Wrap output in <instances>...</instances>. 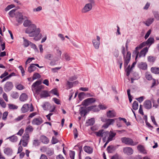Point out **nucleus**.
<instances>
[{
	"mask_svg": "<svg viewBox=\"0 0 159 159\" xmlns=\"http://www.w3.org/2000/svg\"><path fill=\"white\" fill-rule=\"evenodd\" d=\"M25 32L29 34V37H34V39L36 40H38L41 38L42 34L40 33V29L37 28L36 25L34 24L28 27L26 29Z\"/></svg>",
	"mask_w": 159,
	"mask_h": 159,
	"instance_id": "nucleus-1",
	"label": "nucleus"
},
{
	"mask_svg": "<svg viewBox=\"0 0 159 159\" xmlns=\"http://www.w3.org/2000/svg\"><path fill=\"white\" fill-rule=\"evenodd\" d=\"M41 82L40 81H37L34 83L32 85L31 88L32 90L35 92V93L39 94L41 89H43V86L42 85H39Z\"/></svg>",
	"mask_w": 159,
	"mask_h": 159,
	"instance_id": "nucleus-2",
	"label": "nucleus"
},
{
	"mask_svg": "<svg viewBox=\"0 0 159 159\" xmlns=\"http://www.w3.org/2000/svg\"><path fill=\"white\" fill-rule=\"evenodd\" d=\"M121 52L124 55V65L125 67H126L128 66V64L130 61L131 53L130 52H128L126 56H125V48L123 46L122 47V48Z\"/></svg>",
	"mask_w": 159,
	"mask_h": 159,
	"instance_id": "nucleus-3",
	"label": "nucleus"
},
{
	"mask_svg": "<svg viewBox=\"0 0 159 159\" xmlns=\"http://www.w3.org/2000/svg\"><path fill=\"white\" fill-rule=\"evenodd\" d=\"M96 135L98 137H103V140L104 142H105L107 137L109 134V132L107 131H105L103 129H101L99 130L98 132H96L95 133Z\"/></svg>",
	"mask_w": 159,
	"mask_h": 159,
	"instance_id": "nucleus-4",
	"label": "nucleus"
},
{
	"mask_svg": "<svg viewBox=\"0 0 159 159\" xmlns=\"http://www.w3.org/2000/svg\"><path fill=\"white\" fill-rule=\"evenodd\" d=\"M121 140L123 143L127 145L134 146L136 145L137 144V143H134L133 140L129 138L123 137L121 139Z\"/></svg>",
	"mask_w": 159,
	"mask_h": 159,
	"instance_id": "nucleus-5",
	"label": "nucleus"
},
{
	"mask_svg": "<svg viewBox=\"0 0 159 159\" xmlns=\"http://www.w3.org/2000/svg\"><path fill=\"white\" fill-rule=\"evenodd\" d=\"M93 4L89 3L86 4L82 10V12L83 13H87L91 11L93 8Z\"/></svg>",
	"mask_w": 159,
	"mask_h": 159,
	"instance_id": "nucleus-6",
	"label": "nucleus"
},
{
	"mask_svg": "<svg viewBox=\"0 0 159 159\" xmlns=\"http://www.w3.org/2000/svg\"><path fill=\"white\" fill-rule=\"evenodd\" d=\"M100 38L98 36H97V39H93L92 43L94 48L97 49L99 48L100 44Z\"/></svg>",
	"mask_w": 159,
	"mask_h": 159,
	"instance_id": "nucleus-7",
	"label": "nucleus"
},
{
	"mask_svg": "<svg viewBox=\"0 0 159 159\" xmlns=\"http://www.w3.org/2000/svg\"><path fill=\"white\" fill-rule=\"evenodd\" d=\"M95 99L93 98H88L84 100L82 102L83 105L87 106L95 102Z\"/></svg>",
	"mask_w": 159,
	"mask_h": 159,
	"instance_id": "nucleus-8",
	"label": "nucleus"
},
{
	"mask_svg": "<svg viewBox=\"0 0 159 159\" xmlns=\"http://www.w3.org/2000/svg\"><path fill=\"white\" fill-rule=\"evenodd\" d=\"M43 122L42 119L40 117L35 118L33 119L32 121V123L33 125H39Z\"/></svg>",
	"mask_w": 159,
	"mask_h": 159,
	"instance_id": "nucleus-9",
	"label": "nucleus"
},
{
	"mask_svg": "<svg viewBox=\"0 0 159 159\" xmlns=\"http://www.w3.org/2000/svg\"><path fill=\"white\" fill-rule=\"evenodd\" d=\"M13 87V85L11 82H7L5 84L4 87V89L6 92L9 91L11 90Z\"/></svg>",
	"mask_w": 159,
	"mask_h": 159,
	"instance_id": "nucleus-10",
	"label": "nucleus"
},
{
	"mask_svg": "<svg viewBox=\"0 0 159 159\" xmlns=\"http://www.w3.org/2000/svg\"><path fill=\"white\" fill-rule=\"evenodd\" d=\"M123 151L125 154L128 155L132 154L133 152V150L130 147H126L124 148Z\"/></svg>",
	"mask_w": 159,
	"mask_h": 159,
	"instance_id": "nucleus-11",
	"label": "nucleus"
},
{
	"mask_svg": "<svg viewBox=\"0 0 159 159\" xmlns=\"http://www.w3.org/2000/svg\"><path fill=\"white\" fill-rule=\"evenodd\" d=\"M4 153L7 156H11L13 153V150L10 148L6 147L4 148L3 150Z\"/></svg>",
	"mask_w": 159,
	"mask_h": 159,
	"instance_id": "nucleus-12",
	"label": "nucleus"
},
{
	"mask_svg": "<svg viewBox=\"0 0 159 159\" xmlns=\"http://www.w3.org/2000/svg\"><path fill=\"white\" fill-rule=\"evenodd\" d=\"M115 121V119H107L106 123L102 126L105 128H107L110 125L113 124Z\"/></svg>",
	"mask_w": 159,
	"mask_h": 159,
	"instance_id": "nucleus-13",
	"label": "nucleus"
},
{
	"mask_svg": "<svg viewBox=\"0 0 159 159\" xmlns=\"http://www.w3.org/2000/svg\"><path fill=\"white\" fill-rule=\"evenodd\" d=\"M107 116L110 118H113L116 116V113L113 110H109L107 112Z\"/></svg>",
	"mask_w": 159,
	"mask_h": 159,
	"instance_id": "nucleus-14",
	"label": "nucleus"
},
{
	"mask_svg": "<svg viewBox=\"0 0 159 159\" xmlns=\"http://www.w3.org/2000/svg\"><path fill=\"white\" fill-rule=\"evenodd\" d=\"M145 42H143L142 43L140 44L139 47H137L136 48V51H135V54H136V56L135 57V60L136 61L137 58L138 56L139 52L137 50L139 49H140L144 46L146 45Z\"/></svg>",
	"mask_w": 159,
	"mask_h": 159,
	"instance_id": "nucleus-15",
	"label": "nucleus"
},
{
	"mask_svg": "<svg viewBox=\"0 0 159 159\" xmlns=\"http://www.w3.org/2000/svg\"><path fill=\"white\" fill-rule=\"evenodd\" d=\"M144 107L147 109H150L152 107V103L150 101L147 100L145 101L143 103Z\"/></svg>",
	"mask_w": 159,
	"mask_h": 159,
	"instance_id": "nucleus-16",
	"label": "nucleus"
},
{
	"mask_svg": "<svg viewBox=\"0 0 159 159\" xmlns=\"http://www.w3.org/2000/svg\"><path fill=\"white\" fill-rule=\"evenodd\" d=\"M16 18L17 21L19 23H21L22 20H23V16L20 12H16Z\"/></svg>",
	"mask_w": 159,
	"mask_h": 159,
	"instance_id": "nucleus-17",
	"label": "nucleus"
},
{
	"mask_svg": "<svg viewBox=\"0 0 159 159\" xmlns=\"http://www.w3.org/2000/svg\"><path fill=\"white\" fill-rule=\"evenodd\" d=\"M29 104H24L21 108V111L22 113H26L29 111Z\"/></svg>",
	"mask_w": 159,
	"mask_h": 159,
	"instance_id": "nucleus-18",
	"label": "nucleus"
},
{
	"mask_svg": "<svg viewBox=\"0 0 159 159\" xmlns=\"http://www.w3.org/2000/svg\"><path fill=\"white\" fill-rule=\"evenodd\" d=\"M138 67L143 70H145L147 69V65L145 62H141L138 64Z\"/></svg>",
	"mask_w": 159,
	"mask_h": 159,
	"instance_id": "nucleus-19",
	"label": "nucleus"
},
{
	"mask_svg": "<svg viewBox=\"0 0 159 159\" xmlns=\"http://www.w3.org/2000/svg\"><path fill=\"white\" fill-rule=\"evenodd\" d=\"M148 51V48L147 47L143 48L140 52L139 55H138L139 57H144Z\"/></svg>",
	"mask_w": 159,
	"mask_h": 159,
	"instance_id": "nucleus-20",
	"label": "nucleus"
},
{
	"mask_svg": "<svg viewBox=\"0 0 159 159\" xmlns=\"http://www.w3.org/2000/svg\"><path fill=\"white\" fill-rule=\"evenodd\" d=\"M137 149L141 153L144 154H146L147 153V152L145 149L144 147L141 145H139L137 146Z\"/></svg>",
	"mask_w": 159,
	"mask_h": 159,
	"instance_id": "nucleus-21",
	"label": "nucleus"
},
{
	"mask_svg": "<svg viewBox=\"0 0 159 159\" xmlns=\"http://www.w3.org/2000/svg\"><path fill=\"white\" fill-rule=\"evenodd\" d=\"M28 99V96L25 93H22L20 96L19 99L21 102H25Z\"/></svg>",
	"mask_w": 159,
	"mask_h": 159,
	"instance_id": "nucleus-22",
	"label": "nucleus"
},
{
	"mask_svg": "<svg viewBox=\"0 0 159 159\" xmlns=\"http://www.w3.org/2000/svg\"><path fill=\"white\" fill-rule=\"evenodd\" d=\"M50 95L47 91L44 90L41 92L40 96L41 98H46Z\"/></svg>",
	"mask_w": 159,
	"mask_h": 159,
	"instance_id": "nucleus-23",
	"label": "nucleus"
},
{
	"mask_svg": "<svg viewBox=\"0 0 159 159\" xmlns=\"http://www.w3.org/2000/svg\"><path fill=\"white\" fill-rule=\"evenodd\" d=\"M116 135V133H113L111 131L109 132V137L108 138L107 140L109 141H110L113 140V138Z\"/></svg>",
	"mask_w": 159,
	"mask_h": 159,
	"instance_id": "nucleus-24",
	"label": "nucleus"
},
{
	"mask_svg": "<svg viewBox=\"0 0 159 159\" xmlns=\"http://www.w3.org/2000/svg\"><path fill=\"white\" fill-rule=\"evenodd\" d=\"M41 140L42 142L45 144H47L49 142L48 139L45 136H42L41 137Z\"/></svg>",
	"mask_w": 159,
	"mask_h": 159,
	"instance_id": "nucleus-25",
	"label": "nucleus"
},
{
	"mask_svg": "<svg viewBox=\"0 0 159 159\" xmlns=\"http://www.w3.org/2000/svg\"><path fill=\"white\" fill-rule=\"evenodd\" d=\"M84 150L86 152L90 154L93 152V149L91 147L85 146L84 148Z\"/></svg>",
	"mask_w": 159,
	"mask_h": 159,
	"instance_id": "nucleus-26",
	"label": "nucleus"
},
{
	"mask_svg": "<svg viewBox=\"0 0 159 159\" xmlns=\"http://www.w3.org/2000/svg\"><path fill=\"white\" fill-rule=\"evenodd\" d=\"M34 130V129L33 127L30 125H28L27 126L25 130V132L26 134H28L30 132H32Z\"/></svg>",
	"mask_w": 159,
	"mask_h": 159,
	"instance_id": "nucleus-27",
	"label": "nucleus"
},
{
	"mask_svg": "<svg viewBox=\"0 0 159 159\" xmlns=\"http://www.w3.org/2000/svg\"><path fill=\"white\" fill-rule=\"evenodd\" d=\"M36 69V67L34 66V64H32L28 68V71L30 73L34 71Z\"/></svg>",
	"mask_w": 159,
	"mask_h": 159,
	"instance_id": "nucleus-28",
	"label": "nucleus"
},
{
	"mask_svg": "<svg viewBox=\"0 0 159 159\" xmlns=\"http://www.w3.org/2000/svg\"><path fill=\"white\" fill-rule=\"evenodd\" d=\"M9 139L12 142H15L17 141V137L14 135H12L7 139Z\"/></svg>",
	"mask_w": 159,
	"mask_h": 159,
	"instance_id": "nucleus-29",
	"label": "nucleus"
},
{
	"mask_svg": "<svg viewBox=\"0 0 159 159\" xmlns=\"http://www.w3.org/2000/svg\"><path fill=\"white\" fill-rule=\"evenodd\" d=\"M30 139L29 134H25L22 137V141H27L29 142Z\"/></svg>",
	"mask_w": 159,
	"mask_h": 159,
	"instance_id": "nucleus-30",
	"label": "nucleus"
},
{
	"mask_svg": "<svg viewBox=\"0 0 159 159\" xmlns=\"http://www.w3.org/2000/svg\"><path fill=\"white\" fill-rule=\"evenodd\" d=\"M154 42V39L153 38L150 37L149 38L147 41L145 42L146 44L147 45H151Z\"/></svg>",
	"mask_w": 159,
	"mask_h": 159,
	"instance_id": "nucleus-31",
	"label": "nucleus"
},
{
	"mask_svg": "<svg viewBox=\"0 0 159 159\" xmlns=\"http://www.w3.org/2000/svg\"><path fill=\"white\" fill-rule=\"evenodd\" d=\"M32 24H33L31 21L28 20H25L23 23V25L25 27H29Z\"/></svg>",
	"mask_w": 159,
	"mask_h": 159,
	"instance_id": "nucleus-32",
	"label": "nucleus"
},
{
	"mask_svg": "<svg viewBox=\"0 0 159 159\" xmlns=\"http://www.w3.org/2000/svg\"><path fill=\"white\" fill-rule=\"evenodd\" d=\"M154 19L153 18H150L148 19L144 23L147 26H149L154 21Z\"/></svg>",
	"mask_w": 159,
	"mask_h": 159,
	"instance_id": "nucleus-33",
	"label": "nucleus"
},
{
	"mask_svg": "<svg viewBox=\"0 0 159 159\" xmlns=\"http://www.w3.org/2000/svg\"><path fill=\"white\" fill-rule=\"evenodd\" d=\"M46 154L48 156H51L54 154V150L52 148H48L46 150Z\"/></svg>",
	"mask_w": 159,
	"mask_h": 159,
	"instance_id": "nucleus-34",
	"label": "nucleus"
},
{
	"mask_svg": "<svg viewBox=\"0 0 159 159\" xmlns=\"http://www.w3.org/2000/svg\"><path fill=\"white\" fill-rule=\"evenodd\" d=\"M53 57V55L50 53H47L46 54L44 58L45 59L48 60H51Z\"/></svg>",
	"mask_w": 159,
	"mask_h": 159,
	"instance_id": "nucleus-35",
	"label": "nucleus"
},
{
	"mask_svg": "<svg viewBox=\"0 0 159 159\" xmlns=\"http://www.w3.org/2000/svg\"><path fill=\"white\" fill-rule=\"evenodd\" d=\"M24 39L23 45L25 47H27L30 44L31 42L23 37Z\"/></svg>",
	"mask_w": 159,
	"mask_h": 159,
	"instance_id": "nucleus-36",
	"label": "nucleus"
},
{
	"mask_svg": "<svg viewBox=\"0 0 159 159\" xmlns=\"http://www.w3.org/2000/svg\"><path fill=\"white\" fill-rule=\"evenodd\" d=\"M16 9H13L9 13V15L11 17H13L15 16H16V12H15Z\"/></svg>",
	"mask_w": 159,
	"mask_h": 159,
	"instance_id": "nucleus-37",
	"label": "nucleus"
},
{
	"mask_svg": "<svg viewBox=\"0 0 159 159\" xmlns=\"http://www.w3.org/2000/svg\"><path fill=\"white\" fill-rule=\"evenodd\" d=\"M139 105L138 102L136 101H134L132 105L133 109L134 110H137L138 108Z\"/></svg>",
	"mask_w": 159,
	"mask_h": 159,
	"instance_id": "nucleus-38",
	"label": "nucleus"
},
{
	"mask_svg": "<svg viewBox=\"0 0 159 159\" xmlns=\"http://www.w3.org/2000/svg\"><path fill=\"white\" fill-rule=\"evenodd\" d=\"M151 71L155 74H159V68L155 67H152L151 69Z\"/></svg>",
	"mask_w": 159,
	"mask_h": 159,
	"instance_id": "nucleus-39",
	"label": "nucleus"
},
{
	"mask_svg": "<svg viewBox=\"0 0 159 159\" xmlns=\"http://www.w3.org/2000/svg\"><path fill=\"white\" fill-rule=\"evenodd\" d=\"M95 123L94 119L93 118H92L91 119H89L87 122V123H88L89 125H93Z\"/></svg>",
	"mask_w": 159,
	"mask_h": 159,
	"instance_id": "nucleus-40",
	"label": "nucleus"
},
{
	"mask_svg": "<svg viewBox=\"0 0 159 159\" xmlns=\"http://www.w3.org/2000/svg\"><path fill=\"white\" fill-rule=\"evenodd\" d=\"M15 86L17 89L19 90H21L24 89V87L21 84H16L15 85Z\"/></svg>",
	"mask_w": 159,
	"mask_h": 159,
	"instance_id": "nucleus-41",
	"label": "nucleus"
},
{
	"mask_svg": "<svg viewBox=\"0 0 159 159\" xmlns=\"http://www.w3.org/2000/svg\"><path fill=\"white\" fill-rule=\"evenodd\" d=\"M11 97L14 98H17L19 97V95L17 92H14L11 94Z\"/></svg>",
	"mask_w": 159,
	"mask_h": 159,
	"instance_id": "nucleus-42",
	"label": "nucleus"
},
{
	"mask_svg": "<svg viewBox=\"0 0 159 159\" xmlns=\"http://www.w3.org/2000/svg\"><path fill=\"white\" fill-rule=\"evenodd\" d=\"M41 77V75L38 73H34L33 77V80H34L39 78Z\"/></svg>",
	"mask_w": 159,
	"mask_h": 159,
	"instance_id": "nucleus-43",
	"label": "nucleus"
},
{
	"mask_svg": "<svg viewBox=\"0 0 159 159\" xmlns=\"http://www.w3.org/2000/svg\"><path fill=\"white\" fill-rule=\"evenodd\" d=\"M48 106H49V104L48 102H45L42 105V107L44 110H46L48 109Z\"/></svg>",
	"mask_w": 159,
	"mask_h": 159,
	"instance_id": "nucleus-44",
	"label": "nucleus"
},
{
	"mask_svg": "<svg viewBox=\"0 0 159 159\" xmlns=\"http://www.w3.org/2000/svg\"><path fill=\"white\" fill-rule=\"evenodd\" d=\"M94 107L93 106H90L88 107L86 109H84L85 111V114L84 116H85L86 114L90 111H91L92 109Z\"/></svg>",
	"mask_w": 159,
	"mask_h": 159,
	"instance_id": "nucleus-45",
	"label": "nucleus"
},
{
	"mask_svg": "<svg viewBox=\"0 0 159 159\" xmlns=\"http://www.w3.org/2000/svg\"><path fill=\"white\" fill-rule=\"evenodd\" d=\"M9 108L10 109H16L18 108V107L13 104H9L8 105Z\"/></svg>",
	"mask_w": 159,
	"mask_h": 159,
	"instance_id": "nucleus-46",
	"label": "nucleus"
},
{
	"mask_svg": "<svg viewBox=\"0 0 159 159\" xmlns=\"http://www.w3.org/2000/svg\"><path fill=\"white\" fill-rule=\"evenodd\" d=\"M153 14L155 18L157 20H159V13L157 11H153Z\"/></svg>",
	"mask_w": 159,
	"mask_h": 159,
	"instance_id": "nucleus-47",
	"label": "nucleus"
},
{
	"mask_svg": "<svg viewBox=\"0 0 159 159\" xmlns=\"http://www.w3.org/2000/svg\"><path fill=\"white\" fill-rule=\"evenodd\" d=\"M66 85L67 87V88L68 89H70L72 88L73 86V83L70 82L69 81H67Z\"/></svg>",
	"mask_w": 159,
	"mask_h": 159,
	"instance_id": "nucleus-48",
	"label": "nucleus"
},
{
	"mask_svg": "<svg viewBox=\"0 0 159 159\" xmlns=\"http://www.w3.org/2000/svg\"><path fill=\"white\" fill-rule=\"evenodd\" d=\"M148 59L149 62H154L155 60V57H154L150 56L148 57Z\"/></svg>",
	"mask_w": 159,
	"mask_h": 159,
	"instance_id": "nucleus-49",
	"label": "nucleus"
},
{
	"mask_svg": "<svg viewBox=\"0 0 159 159\" xmlns=\"http://www.w3.org/2000/svg\"><path fill=\"white\" fill-rule=\"evenodd\" d=\"M55 48L57 51V55L60 57L61 54V51L59 49V48L57 47H56Z\"/></svg>",
	"mask_w": 159,
	"mask_h": 159,
	"instance_id": "nucleus-50",
	"label": "nucleus"
},
{
	"mask_svg": "<svg viewBox=\"0 0 159 159\" xmlns=\"http://www.w3.org/2000/svg\"><path fill=\"white\" fill-rule=\"evenodd\" d=\"M0 104L3 108H5L6 106V103L2 98H0Z\"/></svg>",
	"mask_w": 159,
	"mask_h": 159,
	"instance_id": "nucleus-51",
	"label": "nucleus"
},
{
	"mask_svg": "<svg viewBox=\"0 0 159 159\" xmlns=\"http://www.w3.org/2000/svg\"><path fill=\"white\" fill-rule=\"evenodd\" d=\"M15 7V6L13 4H11L10 5H9L5 9V11H7L9 10L10 9L14 7Z\"/></svg>",
	"mask_w": 159,
	"mask_h": 159,
	"instance_id": "nucleus-52",
	"label": "nucleus"
},
{
	"mask_svg": "<svg viewBox=\"0 0 159 159\" xmlns=\"http://www.w3.org/2000/svg\"><path fill=\"white\" fill-rule=\"evenodd\" d=\"M131 69H130V65L128 66L127 68L125 70V71L126 72V75L127 76H128L130 74V70Z\"/></svg>",
	"mask_w": 159,
	"mask_h": 159,
	"instance_id": "nucleus-53",
	"label": "nucleus"
},
{
	"mask_svg": "<svg viewBox=\"0 0 159 159\" xmlns=\"http://www.w3.org/2000/svg\"><path fill=\"white\" fill-rule=\"evenodd\" d=\"M75 155V152L74 151H70V156L71 159H74V157Z\"/></svg>",
	"mask_w": 159,
	"mask_h": 159,
	"instance_id": "nucleus-54",
	"label": "nucleus"
},
{
	"mask_svg": "<svg viewBox=\"0 0 159 159\" xmlns=\"http://www.w3.org/2000/svg\"><path fill=\"white\" fill-rule=\"evenodd\" d=\"M74 134V135L75 139H76L78 136V133L77 129L75 128L73 130Z\"/></svg>",
	"mask_w": 159,
	"mask_h": 159,
	"instance_id": "nucleus-55",
	"label": "nucleus"
},
{
	"mask_svg": "<svg viewBox=\"0 0 159 159\" xmlns=\"http://www.w3.org/2000/svg\"><path fill=\"white\" fill-rule=\"evenodd\" d=\"M58 140L56 138H55L54 137H52V144H55L58 142Z\"/></svg>",
	"mask_w": 159,
	"mask_h": 159,
	"instance_id": "nucleus-56",
	"label": "nucleus"
},
{
	"mask_svg": "<svg viewBox=\"0 0 159 159\" xmlns=\"http://www.w3.org/2000/svg\"><path fill=\"white\" fill-rule=\"evenodd\" d=\"M25 115H21L16 118L15 120L16 121H19L22 119L24 116Z\"/></svg>",
	"mask_w": 159,
	"mask_h": 159,
	"instance_id": "nucleus-57",
	"label": "nucleus"
},
{
	"mask_svg": "<svg viewBox=\"0 0 159 159\" xmlns=\"http://www.w3.org/2000/svg\"><path fill=\"white\" fill-rule=\"evenodd\" d=\"M151 30H148V31L147 32L145 35L144 37L145 39H146L148 38V37L151 34Z\"/></svg>",
	"mask_w": 159,
	"mask_h": 159,
	"instance_id": "nucleus-58",
	"label": "nucleus"
},
{
	"mask_svg": "<svg viewBox=\"0 0 159 159\" xmlns=\"http://www.w3.org/2000/svg\"><path fill=\"white\" fill-rule=\"evenodd\" d=\"M8 115V112L7 111H5L4 112L3 115V116L2 118L3 120H5L7 116Z\"/></svg>",
	"mask_w": 159,
	"mask_h": 159,
	"instance_id": "nucleus-59",
	"label": "nucleus"
},
{
	"mask_svg": "<svg viewBox=\"0 0 159 159\" xmlns=\"http://www.w3.org/2000/svg\"><path fill=\"white\" fill-rule=\"evenodd\" d=\"M42 9V7L41 6H39L37 8L34 9L33 11H39L41 10Z\"/></svg>",
	"mask_w": 159,
	"mask_h": 159,
	"instance_id": "nucleus-60",
	"label": "nucleus"
},
{
	"mask_svg": "<svg viewBox=\"0 0 159 159\" xmlns=\"http://www.w3.org/2000/svg\"><path fill=\"white\" fill-rule=\"evenodd\" d=\"M139 113L142 115H143L144 113L142 109V105H140L139 106Z\"/></svg>",
	"mask_w": 159,
	"mask_h": 159,
	"instance_id": "nucleus-61",
	"label": "nucleus"
},
{
	"mask_svg": "<svg viewBox=\"0 0 159 159\" xmlns=\"http://www.w3.org/2000/svg\"><path fill=\"white\" fill-rule=\"evenodd\" d=\"M24 130L23 129H21L17 133V135L21 136L23 133Z\"/></svg>",
	"mask_w": 159,
	"mask_h": 159,
	"instance_id": "nucleus-62",
	"label": "nucleus"
},
{
	"mask_svg": "<svg viewBox=\"0 0 159 159\" xmlns=\"http://www.w3.org/2000/svg\"><path fill=\"white\" fill-rule=\"evenodd\" d=\"M53 100L54 102L57 104H60V100L56 98H53Z\"/></svg>",
	"mask_w": 159,
	"mask_h": 159,
	"instance_id": "nucleus-63",
	"label": "nucleus"
},
{
	"mask_svg": "<svg viewBox=\"0 0 159 159\" xmlns=\"http://www.w3.org/2000/svg\"><path fill=\"white\" fill-rule=\"evenodd\" d=\"M65 58L66 60L69 61L70 60V57L67 53H65L64 55Z\"/></svg>",
	"mask_w": 159,
	"mask_h": 159,
	"instance_id": "nucleus-64",
	"label": "nucleus"
}]
</instances>
